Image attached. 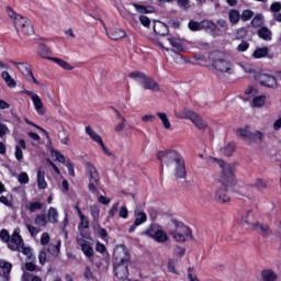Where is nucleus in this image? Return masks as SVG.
Segmentation results:
<instances>
[{
    "mask_svg": "<svg viewBox=\"0 0 281 281\" xmlns=\"http://www.w3.org/2000/svg\"><path fill=\"white\" fill-rule=\"evenodd\" d=\"M161 164L168 166V168H173V175L177 179H186L188 171L186 170V160L181 154L176 150H169L159 154Z\"/></svg>",
    "mask_w": 281,
    "mask_h": 281,
    "instance_id": "obj_1",
    "label": "nucleus"
},
{
    "mask_svg": "<svg viewBox=\"0 0 281 281\" xmlns=\"http://www.w3.org/2000/svg\"><path fill=\"white\" fill-rule=\"evenodd\" d=\"M8 16L14 21L15 29L24 36H32L34 34V25L30 19L16 14L12 8H7Z\"/></svg>",
    "mask_w": 281,
    "mask_h": 281,
    "instance_id": "obj_2",
    "label": "nucleus"
},
{
    "mask_svg": "<svg viewBox=\"0 0 281 281\" xmlns=\"http://www.w3.org/2000/svg\"><path fill=\"white\" fill-rule=\"evenodd\" d=\"M207 161L209 164H213V166H220L222 169V176L220 178L221 183L227 186V183H232V181H234V170H236V164H225V161L214 157H209Z\"/></svg>",
    "mask_w": 281,
    "mask_h": 281,
    "instance_id": "obj_3",
    "label": "nucleus"
},
{
    "mask_svg": "<svg viewBox=\"0 0 281 281\" xmlns=\"http://www.w3.org/2000/svg\"><path fill=\"white\" fill-rule=\"evenodd\" d=\"M213 58V67L222 74H234V64L229 60V56L225 53L216 52L211 55Z\"/></svg>",
    "mask_w": 281,
    "mask_h": 281,
    "instance_id": "obj_4",
    "label": "nucleus"
},
{
    "mask_svg": "<svg viewBox=\"0 0 281 281\" xmlns=\"http://www.w3.org/2000/svg\"><path fill=\"white\" fill-rule=\"evenodd\" d=\"M8 247L9 249H11V251H19L20 254L26 256V258L32 259V248L25 247V244H23V237H21V229H14L12 238L8 244Z\"/></svg>",
    "mask_w": 281,
    "mask_h": 281,
    "instance_id": "obj_5",
    "label": "nucleus"
},
{
    "mask_svg": "<svg viewBox=\"0 0 281 281\" xmlns=\"http://www.w3.org/2000/svg\"><path fill=\"white\" fill-rule=\"evenodd\" d=\"M243 100H245V102H249V100H251L252 106L260 109L265 106V102H267V95L260 93L258 88L249 86L244 92Z\"/></svg>",
    "mask_w": 281,
    "mask_h": 281,
    "instance_id": "obj_6",
    "label": "nucleus"
},
{
    "mask_svg": "<svg viewBox=\"0 0 281 281\" xmlns=\"http://www.w3.org/2000/svg\"><path fill=\"white\" fill-rule=\"evenodd\" d=\"M244 223L249 226L250 229L258 232L262 236H269L271 234V228L267 226V224H262L260 222H256L254 217V213L251 211L246 212L243 217Z\"/></svg>",
    "mask_w": 281,
    "mask_h": 281,
    "instance_id": "obj_7",
    "label": "nucleus"
},
{
    "mask_svg": "<svg viewBox=\"0 0 281 281\" xmlns=\"http://www.w3.org/2000/svg\"><path fill=\"white\" fill-rule=\"evenodd\" d=\"M173 226L175 231L172 232V236L177 243H186V238L192 236V231L183 223L173 221Z\"/></svg>",
    "mask_w": 281,
    "mask_h": 281,
    "instance_id": "obj_8",
    "label": "nucleus"
},
{
    "mask_svg": "<svg viewBox=\"0 0 281 281\" xmlns=\"http://www.w3.org/2000/svg\"><path fill=\"white\" fill-rule=\"evenodd\" d=\"M24 94L30 98L33 104L34 111L37 113V115H45L47 113V110L45 109V104L43 103V99L38 93L30 90H24Z\"/></svg>",
    "mask_w": 281,
    "mask_h": 281,
    "instance_id": "obj_9",
    "label": "nucleus"
},
{
    "mask_svg": "<svg viewBox=\"0 0 281 281\" xmlns=\"http://www.w3.org/2000/svg\"><path fill=\"white\" fill-rule=\"evenodd\" d=\"M86 134L90 137L94 144H98L100 146L101 150L106 155V157H113V153L106 148V145H104V140L102 139V136L98 134L91 126H86Z\"/></svg>",
    "mask_w": 281,
    "mask_h": 281,
    "instance_id": "obj_10",
    "label": "nucleus"
},
{
    "mask_svg": "<svg viewBox=\"0 0 281 281\" xmlns=\"http://www.w3.org/2000/svg\"><path fill=\"white\" fill-rule=\"evenodd\" d=\"M114 262L130 263L131 262V251L124 245H117L113 252Z\"/></svg>",
    "mask_w": 281,
    "mask_h": 281,
    "instance_id": "obj_11",
    "label": "nucleus"
},
{
    "mask_svg": "<svg viewBox=\"0 0 281 281\" xmlns=\"http://www.w3.org/2000/svg\"><path fill=\"white\" fill-rule=\"evenodd\" d=\"M255 80L259 82L262 87H268L269 89L278 88V80L276 77L267 74V72H258L255 75Z\"/></svg>",
    "mask_w": 281,
    "mask_h": 281,
    "instance_id": "obj_12",
    "label": "nucleus"
},
{
    "mask_svg": "<svg viewBox=\"0 0 281 281\" xmlns=\"http://www.w3.org/2000/svg\"><path fill=\"white\" fill-rule=\"evenodd\" d=\"M86 168H87L88 179L90 181L89 190L91 192H95L98 188V181H100V175L98 173V169L95 168V166H93L90 162H87Z\"/></svg>",
    "mask_w": 281,
    "mask_h": 281,
    "instance_id": "obj_13",
    "label": "nucleus"
},
{
    "mask_svg": "<svg viewBox=\"0 0 281 281\" xmlns=\"http://www.w3.org/2000/svg\"><path fill=\"white\" fill-rule=\"evenodd\" d=\"M148 236L156 243H168V233H166V231H164L158 225H153L148 229Z\"/></svg>",
    "mask_w": 281,
    "mask_h": 281,
    "instance_id": "obj_14",
    "label": "nucleus"
},
{
    "mask_svg": "<svg viewBox=\"0 0 281 281\" xmlns=\"http://www.w3.org/2000/svg\"><path fill=\"white\" fill-rule=\"evenodd\" d=\"M13 65L16 67V69H19V71H21V74H23V76H25L29 82H33V85H40L38 80L34 78V75L32 74V69H30V64L13 61Z\"/></svg>",
    "mask_w": 281,
    "mask_h": 281,
    "instance_id": "obj_15",
    "label": "nucleus"
},
{
    "mask_svg": "<svg viewBox=\"0 0 281 281\" xmlns=\"http://www.w3.org/2000/svg\"><path fill=\"white\" fill-rule=\"evenodd\" d=\"M78 245L86 258H88L89 262L93 263L95 262V257H93V246H91L90 241H87L85 239H78Z\"/></svg>",
    "mask_w": 281,
    "mask_h": 281,
    "instance_id": "obj_16",
    "label": "nucleus"
},
{
    "mask_svg": "<svg viewBox=\"0 0 281 281\" xmlns=\"http://www.w3.org/2000/svg\"><path fill=\"white\" fill-rule=\"evenodd\" d=\"M114 273L119 280L128 278V263L114 262Z\"/></svg>",
    "mask_w": 281,
    "mask_h": 281,
    "instance_id": "obj_17",
    "label": "nucleus"
},
{
    "mask_svg": "<svg viewBox=\"0 0 281 281\" xmlns=\"http://www.w3.org/2000/svg\"><path fill=\"white\" fill-rule=\"evenodd\" d=\"M196 112L188 109V108H182L181 110H175L173 115L178 117V120H191L194 117Z\"/></svg>",
    "mask_w": 281,
    "mask_h": 281,
    "instance_id": "obj_18",
    "label": "nucleus"
},
{
    "mask_svg": "<svg viewBox=\"0 0 281 281\" xmlns=\"http://www.w3.org/2000/svg\"><path fill=\"white\" fill-rule=\"evenodd\" d=\"M105 33L112 41H120V38H124L126 36V32L122 29H112L110 32L104 26Z\"/></svg>",
    "mask_w": 281,
    "mask_h": 281,
    "instance_id": "obj_19",
    "label": "nucleus"
},
{
    "mask_svg": "<svg viewBox=\"0 0 281 281\" xmlns=\"http://www.w3.org/2000/svg\"><path fill=\"white\" fill-rule=\"evenodd\" d=\"M143 89H148L149 91H159V83L155 81V79L150 77H145V80L143 81L142 85Z\"/></svg>",
    "mask_w": 281,
    "mask_h": 281,
    "instance_id": "obj_20",
    "label": "nucleus"
},
{
    "mask_svg": "<svg viewBox=\"0 0 281 281\" xmlns=\"http://www.w3.org/2000/svg\"><path fill=\"white\" fill-rule=\"evenodd\" d=\"M27 148V145L25 144V139H19L16 145H15V159L18 161L23 160V150Z\"/></svg>",
    "mask_w": 281,
    "mask_h": 281,
    "instance_id": "obj_21",
    "label": "nucleus"
},
{
    "mask_svg": "<svg viewBox=\"0 0 281 281\" xmlns=\"http://www.w3.org/2000/svg\"><path fill=\"white\" fill-rule=\"evenodd\" d=\"M154 32L158 36H166V34H168V25L164 22L157 21L154 23Z\"/></svg>",
    "mask_w": 281,
    "mask_h": 281,
    "instance_id": "obj_22",
    "label": "nucleus"
},
{
    "mask_svg": "<svg viewBox=\"0 0 281 281\" xmlns=\"http://www.w3.org/2000/svg\"><path fill=\"white\" fill-rule=\"evenodd\" d=\"M168 43L169 45H171V47H173L175 52H186V47L183 46V41L177 37H169Z\"/></svg>",
    "mask_w": 281,
    "mask_h": 281,
    "instance_id": "obj_23",
    "label": "nucleus"
},
{
    "mask_svg": "<svg viewBox=\"0 0 281 281\" xmlns=\"http://www.w3.org/2000/svg\"><path fill=\"white\" fill-rule=\"evenodd\" d=\"M235 133L237 137H240L245 142L251 140L252 135H251V132L249 131V126L237 128Z\"/></svg>",
    "mask_w": 281,
    "mask_h": 281,
    "instance_id": "obj_24",
    "label": "nucleus"
},
{
    "mask_svg": "<svg viewBox=\"0 0 281 281\" xmlns=\"http://www.w3.org/2000/svg\"><path fill=\"white\" fill-rule=\"evenodd\" d=\"M156 115L160 120L166 131H170L172 128V124L170 123V119H168V114L165 112H157Z\"/></svg>",
    "mask_w": 281,
    "mask_h": 281,
    "instance_id": "obj_25",
    "label": "nucleus"
},
{
    "mask_svg": "<svg viewBox=\"0 0 281 281\" xmlns=\"http://www.w3.org/2000/svg\"><path fill=\"white\" fill-rule=\"evenodd\" d=\"M192 124L199 128V131H203L204 128H207V122L203 120L199 114L195 113V115L191 119Z\"/></svg>",
    "mask_w": 281,
    "mask_h": 281,
    "instance_id": "obj_26",
    "label": "nucleus"
},
{
    "mask_svg": "<svg viewBox=\"0 0 281 281\" xmlns=\"http://www.w3.org/2000/svg\"><path fill=\"white\" fill-rule=\"evenodd\" d=\"M37 54L38 56H41V58H46L48 60H52V57H49L52 54V50H49V47H47V45L45 44H40L37 46Z\"/></svg>",
    "mask_w": 281,
    "mask_h": 281,
    "instance_id": "obj_27",
    "label": "nucleus"
},
{
    "mask_svg": "<svg viewBox=\"0 0 281 281\" xmlns=\"http://www.w3.org/2000/svg\"><path fill=\"white\" fill-rule=\"evenodd\" d=\"M1 78L5 82L7 87H10V89H14V87H16V80L10 76V72L2 71Z\"/></svg>",
    "mask_w": 281,
    "mask_h": 281,
    "instance_id": "obj_28",
    "label": "nucleus"
},
{
    "mask_svg": "<svg viewBox=\"0 0 281 281\" xmlns=\"http://www.w3.org/2000/svg\"><path fill=\"white\" fill-rule=\"evenodd\" d=\"M261 278L262 281H276L278 280V274L276 273V271L267 269L261 272Z\"/></svg>",
    "mask_w": 281,
    "mask_h": 281,
    "instance_id": "obj_29",
    "label": "nucleus"
},
{
    "mask_svg": "<svg viewBox=\"0 0 281 281\" xmlns=\"http://www.w3.org/2000/svg\"><path fill=\"white\" fill-rule=\"evenodd\" d=\"M235 150H236V144L234 143H228L221 148V153H223V155H226V157H232Z\"/></svg>",
    "mask_w": 281,
    "mask_h": 281,
    "instance_id": "obj_30",
    "label": "nucleus"
},
{
    "mask_svg": "<svg viewBox=\"0 0 281 281\" xmlns=\"http://www.w3.org/2000/svg\"><path fill=\"white\" fill-rule=\"evenodd\" d=\"M25 210L29 212H38V210H43V203L42 202H26L24 205Z\"/></svg>",
    "mask_w": 281,
    "mask_h": 281,
    "instance_id": "obj_31",
    "label": "nucleus"
},
{
    "mask_svg": "<svg viewBox=\"0 0 281 281\" xmlns=\"http://www.w3.org/2000/svg\"><path fill=\"white\" fill-rule=\"evenodd\" d=\"M52 60L53 63H56V65H59V67H61V69H65L66 71H74L75 69L71 64L60 58H52Z\"/></svg>",
    "mask_w": 281,
    "mask_h": 281,
    "instance_id": "obj_32",
    "label": "nucleus"
},
{
    "mask_svg": "<svg viewBox=\"0 0 281 281\" xmlns=\"http://www.w3.org/2000/svg\"><path fill=\"white\" fill-rule=\"evenodd\" d=\"M128 76L132 78V80H135V82H138L140 86L144 85V80H146L147 77L146 74L139 71H133Z\"/></svg>",
    "mask_w": 281,
    "mask_h": 281,
    "instance_id": "obj_33",
    "label": "nucleus"
},
{
    "mask_svg": "<svg viewBox=\"0 0 281 281\" xmlns=\"http://www.w3.org/2000/svg\"><path fill=\"white\" fill-rule=\"evenodd\" d=\"M37 186L40 190H45L47 188V181H45V171L40 169L37 172Z\"/></svg>",
    "mask_w": 281,
    "mask_h": 281,
    "instance_id": "obj_34",
    "label": "nucleus"
},
{
    "mask_svg": "<svg viewBox=\"0 0 281 281\" xmlns=\"http://www.w3.org/2000/svg\"><path fill=\"white\" fill-rule=\"evenodd\" d=\"M205 25H210V22L207 21H203V22H195V21H191L189 22V29L192 32H199V30H203V27H205Z\"/></svg>",
    "mask_w": 281,
    "mask_h": 281,
    "instance_id": "obj_35",
    "label": "nucleus"
},
{
    "mask_svg": "<svg viewBox=\"0 0 281 281\" xmlns=\"http://www.w3.org/2000/svg\"><path fill=\"white\" fill-rule=\"evenodd\" d=\"M215 199L218 201V203H229L228 195L225 194L222 189L215 190Z\"/></svg>",
    "mask_w": 281,
    "mask_h": 281,
    "instance_id": "obj_36",
    "label": "nucleus"
},
{
    "mask_svg": "<svg viewBox=\"0 0 281 281\" xmlns=\"http://www.w3.org/2000/svg\"><path fill=\"white\" fill-rule=\"evenodd\" d=\"M46 217L49 223H58V210L56 207H49Z\"/></svg>",
    "mask_w": 281,
    "mask_h": 281,
    "instance_id": "obj_37",
    "label": "nucleus"
},
{
    "mask_svg": "<svg viewBox=\"0 0 281 281\" xmlns=\"http://www.w3.org/2000/svg\"><path fill=\"white\" fill-rule=\"evenodd\" d=\"M135 227H139V225H143V223H146L148 217L146 216V213L144 212H136L135 213Z\"/></svg>",
    "mask_w": 281,
    "mask_h": 281,
    "instance_id": "obj_38",
    "label": "nucleus"
},
{
    "mask_svg": "<svg viewBox=\"0 0 281 281\" xmlns=\"http://www.w3.org/2000/svg\"><path fill=\"white\" fill-rule=\"evenodd\" d=\"M76 210L80 218V227H82L83 229H87L89 227V220L87 218V216H85V214H82V211H80V207L76 206Z\"/></svg>",
    "mask_w": 281,
    "mask_h": 281,
    "instance_id": "obj_39",
    "label": "nucleus"
},
{
    "mask_svg": "<svg viewBox=\"0 0 281 281\" xmlns=\"http://www.w3.org/2000/svg\"><path fill=\"white\" fill-rule=\"evenodd\" d=\"M119 117V124L115 125L114 131L116 133H122L124 128L126 127V117L122 116V114H117Z\"/></svg>",
    "mask_w": 281,
    "mask_h": 281,
    "instance_id": "obj_40",
    "label": "nucleus"
},
{
    "mask_svg": "<svg viewBox=\"0 0 281 281\" xmlns=\"http://www.w3.org/2000/svg\"><path fill=\"white\" fill-rule=\"evenodd\" d=\"M0 269H2L4 277L8 278V276H10V271H12V263L0 259Z\"/></svg>",
    "mask_w": 281,
    "mask_h": 281,
    "instance_id": "obj_41",
    "label": "nucleus"
},
{
    "mask_svg": "<svg viewBox=\"0 0 281 281\" xmlns=\"http://www.w3.org/2000/svg\"><path fill=\"white\" fill-rule=\"evenodd\" d=\"M258 36L263 41H271V31L263 26L258 31Z\"/></svg>",
    "mask_w": 281,
    "mask_h": 281,
    "instance_id": "obj_42",
    "label": "nucleus"
},
{
    "mask_svg": "<svg viewBox=\"0 0 281 281\" xmlns=\"http://www.w3.org/2000/svg\"><path fill=\"white\" fill-rule=\"evenodd\" d=\"M269 54V48L268 47H261V48H257L252 56L254 58H265L267 57V55Z\"/></svg>",
    "mask_w": 281,
    "mask_h": 281,
    "instance_id": "obj_43",
    "label": "nucleus"
},
{
    "mask_svg": "<svg viewBox=\"0 0 281 281\" xmlns=\"http://www.w3.org/2000/svg\"><path fill=\"white\" fill-rule=\"evenodd\" d=\"M47 223H49V220L45 214H40L35 217V225H38L40 227H45Z\"/></svg>",
    "mask_w": 281,
    "mask_h": 281,
    "instance_id": "obj_44",
    "label": "nucleus"
},
{
    "mask_svg": "<svg viewBox=\"0 0 281 281\" xmlns=\"http://www.w3.org/2000/svg\"><path fill=\"white\" fill-rule=\"evenodd\" d=\"M90 214L94 223H98V221H100V207L98 205H92L90 207Z\"/></svg>",
    "mask_w": 281,
    "mask_h": 281,
    "instance_id": "obj_45",
    "label": "nucleus"
},
{
    "mask_svg": "<svg viewBox=\"0 0 281 281\" xmlns=\"http://www.w3.org/2000/svg\"><path fill=\"white\" fill-rule=\"evenodd\" d=\"M228 16H229V22L233 23V25H236V23L240 21V13H238V11L236 10H231Z\"/></svg>",
    "mask_w": 281,
    "mask_h": 281,
    "instance_id": "obj_46",
    "label": "nucleus"
},
{
    "mask_svg": "<svg viewBox=\"0 0 281 281\" xmlns=\"http://www.w3.org/2000/svg\"><path fill=\"white\" fill-rule=\"evenodd\" d=\"M167 269L169 273H175V276H179V271H177V262L175 259H169L167 262Z\"/></svg>",
    "mask_w": 281,
    "mask_h": 281,
    "instance_id": "obj_47",
    "label": "nucleus"
},
{
    "mask_svg": "<svg viewBox=\"0 0 281 281\" xmlns=\"http://www.w3.org/2000/svg\"><path fill=\"white\" fill-rule=\"evenodd\" d=\"M50 157L55 159V161H59V164H65V156H63L58 150L53 149L50 151Z\"/></svg>",
    "mask_w": 281,
    "mask_h": 281,
    "instance_id": "obj_48",
    "label": "nucleus"
},
{
    "mask_svg": "<svg viewBox=\"0 0 281 281\" xmlns=\"http://www.w3.org/2000/svg\"><path fill=\"white\" fill-rule=\"evenodd\" d=\"M24 122L26 124H29V126H33L34 128H37L38 131H41L42 133H44L46 135V137H49V132L45 131V128L36 125L34 122L30 121L29 119H24Z\"/></svg>",
    "mask_w": 281,
    "mask_h": 281,
    "instance_id": "obj_49",
    "label": "nucleus"
},
{
    "mask_svg": "<svg viewBox=\"0 0 281 281\" xmlns=\"http://www.w3.org/2000/svg\"><path fill=\"white\" fill-rule=\"evenodd\" d=\"M255 188H257V190H265V188H267V181L262 178H257L255 181Z\"/></svg>",
    "mask_w": 281,
    "mask_h": 281,
    "instance_id": "obj_50",
    "label": "nucleus"
},
{
    "mask_svg": "<svg viewBox=\"0 0 281 281\" xmlns=\"http://www.w3.org/2000/svg\"><path fill=\"white\" fill-rule=\"evenodd\" d=\"M59 139L66 146H69V134L66 131L59 133Z\"/></svg>",
    "mask_w": 281,
    "mask_h": 281,
    "instance_id": "obj_51",
    "label": "nucleus"
},
{
    "mask_svg": "<svg viewBox=\"0 0 281 281\" xmlns=\"http://www.w3.org/2000/svg\"><path fill=\"white\" fill-rule=\"evenodd\" d=\"M251 139H256L257 142H262L265 139V133L260 131L251 132Z\"/></svg>",
    "mask_w": 281,
    "mask_h": 281,
    "instance_id": "obj_52",
    "label": "nucleus"
},
{
    "mask_svg": "<svg viewBox=\"0 0 281 281\" xmlns=\"http://www.w3.org/2000/svg\"><path fill=\"white\" fill-rule=\"evenodd\" d=\"M18 181L24 184L30 183V176L26 172H22L18 176Z\"/></svg>",
    "mask_w": 281,
    "mask_h": 281,
    "instance_id": "obj_53",
    "label": "nucleus"
},
{
    "mask_svg": "<svg viewBox=\"0 0 281 281\" xmlns=\"http://www.w3.org/2000/svg\"><path fill=\"white\" fill-rule=\"evenodd\" d=\"M176 258H183L186 256V248L177 246L175 248Z\"/></svg>",
    "mask_w": 281,
    "mask_h": 281,
    "instance_id": "obj_54",
    "label": "nucleus"
},
{
    "mask_svg": "<svg viewBox=\"0 0 281 281\" xmlns=\"http://www.w3.org/2000/svg\"><path fill=\"white\" fill-rule=\"evenodd\" d=\"M251 23L255 27H260V25H262V15L261 14L256 15Z\"/></svg>",
    "mask_w": 281,
    "mask_h": 281,
    "instance_id": "obj_55",
    "label": "nucleus"
},
{
    "mask_svg": "<svg viewBox=\"0 0 281 281\" xmlns=\"http://www.w3.org/2000/svg\"><path fill=\"white\" fill-rule=\"evenodd\" d=\"M251 16H254V11L245 10V11L241 13V20H243V21H249V19H251Z\"/></svg>",
    "mask_w": 281,
    "mask_h": 281,
    "instance_id": "obj_56",
    "label": "nucleus"
},
{
    "mask_svg": "<svg viewBox=\"0 0 281 281\" xmlns=\"http://www.w3.org/2000/svg\"><path fill=\"white\" fill-rule=\"evenodd\" d=\"M0 238L1 240H3V243H10V234L8 233V231L2 229L0 232Z\"/></svg>",
    "mask_w": 281,
    "mask_h": 281,
    "instance_id": "obj_57",
    "label": "nucleus"
},
{
    "mask_svg": "<svg viewBox=\"0 0 281 281\" xmlns=\"http://www.w3.org/2000/svg\"><path fill=\"white\" fill-rule=\"evenodd\" d=\"M26 229L31 234V236H37L38 232H40L38 228H36L35 226H32L30 224L26 225Z\"/></svg>",
    "mask_w": 281,
    "mask_h": 281,
    "instance_id": "obj_58",
    "label": "nucleus"
},
{
    "mask_svg": "<svg viewBox=\"0 0 281 281\" xmlns=\"http://www.w3.org/2000/svg\"><path fill=\"white\" fill-rule=\"evenodd\" d=\"M139 21L142 23V25H144V27H149L150 26V19H148V16L140 15Z\"/></svg>",
    "mask_w": 281,
    "mask_h": 281,
    "instance_id": "obj_59",
    "label": "nucleus"
},
{
    "mask_svg": "<svg viewBox=\"0 0 281 281\" xmlns=\"http://www.w3.org/2000/svg\"><path fill=\"white\" fill-rule=\"evenodd\" d=\"M83 276L86 280H91V278H93V270H91L89 267H86L83 270Z\"/></svg>",
    "mask_w": 281,
    "mask_h": 281,
    "instance_id": "obj_60",
    "label": "nucleus"
},
{
    "mask_svg": "<svg viewBox=\"0 0 281 281\" xmlns=\"http://www.w3.org/2000/svg\"><path fill=\"white\" fill-rule=\"evenodd\" d=\"M133 7L135 8V10H137L140 14H148V10H146L145 5H139V4H133Z\"/></svg>",
    "mask_w": 281,
    "mask_h": 281,
    "instance_id": "obj_61",
    "label": "nucleus"
},
{
    "mask_svg": "<svg viewBox=\"0 0 281 281\" xmlns=\"http://www.w3.org/2000/svg\"><path fill=\"white\" fill-rule=\"evenodd\" d=\"M173 60L175 63H177L178 65H183V63H186V58H183V55L181 54H176L173 56Z\"/></svg>",
    "mask_w": 281,
    "mask_h": 281,
    "instance_id": "obj_62",
    "label": "nucleus"
},
{
    "mask_svg": "<svg viewBox=\"0 0 281 281\" xmlns=\"http://www.w3.org/2000/svg\"><path fill=\"white\" fill-rule=\"evenodd\" d=\"M247 49H249V43H247V42H241L237 46V52H247Z\"/></svg>",
    "mask_w": 281,
    "mask_h": 281,
    "instance_id": "obj_63",
    "label": "nucleus"
},
{
    "mask_svg": "<svg viewBox=\"0 0 281 281\" xmlns=\"http://www.w3.org/2000/svg\"><path fill=\"white\" fill-rule=\"evenodd\" d=\"M155 120V115L153 114H145L142 116V122L148 123Z\"/></svg>",
    "mask_w": 281,
    "mask_h": 281,
    "instance_id": "obj_64",
    "label": "nucleus"
}]
</instances>
